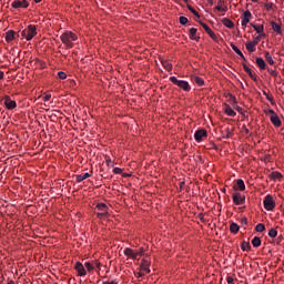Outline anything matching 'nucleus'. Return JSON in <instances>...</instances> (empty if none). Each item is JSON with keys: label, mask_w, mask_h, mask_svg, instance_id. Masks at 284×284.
Returning <instances> with one entry per match:
<instances>
[{"label": "nucleus", "mask_w": 284, "mask_h": 284, "mask_svg": "<svg viewBox=\"0 0 284 284\" xmlns=\"http://www.w3.org/2000/svg\"><path fill=\"white\" fill-rule=\"evenodd\" d=\"M266 10H272V4H266Z\"/></svg>", "instance_id": "e2e57ef3"}, {"label": "nucleus", "mask_w": 284, "mask_h": 284, "mask_svg": "<svg viewBox=\"0 0 284 284\" xmlns=\"http://www.w3.org/2000/svg\"><path fill=\"white\" fill-rule=\"evenodd\" d=\"M223 26H225V28H230V30H232V28H234V22L232 20H230L229 18H223L222 20Z\"/></svg>", "instance_id": "aec40b11"}, {"label": "nucleus", "mask_w": 284, "mask_h": 284, "mask_svg": "<svg viewBox=\"0 0 284 284\" xmlns=\"http://www.w3.org/2000/svg\"><path fill=\"white\" fill-rule=\"evenodd\" d=\"M252 42L253 44L258 45V43H261V37L257 36Z\"/></svg>", "instance_id": "a18cd8bd"}, {"label": "nucleus", "mask_w": 284, "mask_h": 284, "mask_svg": "<svg viewBox=\"0 0 284 284\" xmlns=\"http://www.w3.org/2000/svg\"><path fill=\"white\" fill-rule=\"evenodd\" d=\"M251 243H252L253 247H261V237H258V236L253 237Z\"/></svg>", "instance_id": "7c9ffc66"}, {"label": "nucleus", "mask_w": 284, "mask_h": 284, "mask_svg": "<svg viewBox=\"0 0 284 284\" xmlns=\"http://www.w3.org/2000/svg\"><path fill=\"white\" fill-rule=\"evenodd\" d=\"M121 172H122L121 168H114L113 169L114 174H121Z\"/></svg>", "instance_id": "09e8293b"}, {"label": "nucleus", "mask_w": 284, "mask_h": 284, "mask_svg": "<svg viewBox=\"0 0 284 284\" xmlns=\"http://www.w3.org/2000/svg\"><path fill=\"white\" fill-rule=\"evenodd\" d=\"M221 12H227V7H222Z\"/></svg>", "instance_id": "052dcab7"}, {"label": "nucleus", "mask_w": 284, "mask_h": 284, "mask_svg": "<svg viewBox=\"0 0 284 284\" xmlns=\"http://www.w3.org/2000/svg\"><path fill=\"white\" fill-rule=\"evenodd\" d=\"M85 179H90V173H84L83 175L75 176L77 183H81L82 181H85Z\"/></svg>", "instance_id": "bb28decb"}, {"label": "nucleus", "mask_w": 284, "mask_h": 284, "mask_svg": "<svg viewBox=\"0 0 284 284\" xmlns=\"http://www.w3.org/2000/svg\"><path fill=\"white\" fill-rule=\"evenodd\" d=\"M50 99H52V94H50V93H47V94L43 97V101H50Z\"/></svg>", "instance_id": "de8ad7c7"}, {"label": "nucleus", "mask_w": 284, "mask_h": 284, "mask_svg": "<svg viewBox=\"0 0 284 284\" xmlns=\"http://www.w3.org/2000/svg\"><path fill=\"white\" fill-rule=\"evenodd\" d=\"M103 284H119V282L116 280H113L111 282H103Z\"/></svg>", "instance_id": "5fc2aeb1"}, {"label": "nucleus", "mask_w": 284, "mask_h": 284, "mask_svg": "<svg viewBox=\"0 0 284 284\" xmlns=\"http://www.w3.org/2000/svg\"><path fill=\"white\" fill-rule=\"evenodd\" d=\"M268 236H270L271 239H276V236H278V231H276V229H271V230L268 231Z\"/></svg>", "instance_id": "473e14b6"}, {"label": "nucleus", "mask_w": 284, "mask_h": 284, "mask_svg": "<svg viewBox=\"0 0 284 284\" xmlns=\"http://www.w3.org/2000/svg\"><path fill=\"white\" fill-rule=\"evenodd\" d=\"M74 268L80 276H85L88 274V272H85V266L81 262H77Z\"/></svg>", "instance_id": "9d476101"}, {"label": "nucleus", "mask_w": 284, "mask_h": 284, "mask_svg": "<svg viewBox=\"0 0 284 284\" xmlns=\"http://www.w3.org/2000/svg\"><path fill=\"white\" fill-rule=\"evenodd\" d=\"M187 21H189V20H187L186 17H184V16L180 17V23H181V26H186Z\"/></svg>", "instance_id": "a19ab883"}, {"label": "nucleus", "mask_w": 284, "mask_h": 284, "mask_svg": "<svg viewBox=\"0 0 284 284\" xmlns=\"http://www.w3.org/2000/svg\"><path fill=\"white\" fill-rule=\"evenodd\" d=\"M200 26H202V28L205 30V32L211 37V39H213L214 41H216V33H214V31H212V29L205 24L204 22L200 21Z\"/></svg>", "instance_id": "9b49d317"}, {"label": "nucleus", "mask_w": 284, "mask_h": 284, "mask_svg": "<svg viewBox=\"0 0 284 284\" xmlns=\"http://www.w3.org/2000/svg\"><path fill=\"white\" fill-rule=\"evenodd\" d=\"M265 114H271L270 116L271 123H273L275 128H281L282 125L281 118H278V114H276L274 110L271 109L268 111H265Z\"/></svg>", "instance_id": "7ed1b4c3"}, {"label": "nucleus", "mask_w": 284, "mask_h": 284, "mask_svg": "<svg viewBox=\"0 0 284 284\" xmlns=\"http://www.w3.org/2000/svg\"><path fill=\"white\" fill-rule=\"evenodd\" d=\"M2 100L7 110H14L17 108V101L10 99V95H4Z\"/></svg>", "instance_id": "423d86ee"}, {"label": "nucleus", "mask_w": 284, "mask_h": 284, "mask_svg": "<svg viewBox=\"0 0 284 284\" xmlns=\"http://www.w3.org/2000/svg\"><path fill=\"white\" fill-rule=\"evenodd\" d=\"M234 190H240V192H244L245 190V182L242 179L236 181V185H234Z\"/></svg>", "instance_id": "dca6fc26"}, {"label": "nucleus", "mask_w": 284, "mask_h": 284, "mask_svg": "<svg viewBox=\"0 0 284 284\" xmlns=\"http://www.w3.org/2000/svg\"><path fill=\"white\" fill-rule=\"evenodd\" d=\"M230 134H231V133L229 132L227 135H226V139H230Z\"/></svg>", "instance_id": "338daca9"}, {"label": "nucleus", "mask_w": 284, "mask_h": 284, "mask_svg": "<svg viewBox=\"0 0 284 284\" xmlns=\"http://www.w3.org/2000/svg\"><path fill=\"white\" fill-rule=\"evenodd\" d=\"M27 30V41H32L37 37V26L29 24Z\"/></svg>", "instance_id": "39448f33"}, {"label": "nucleus", "mask_w": 284, "mask_h": 284, "mask_svg": "<svg viewBox=\"0 0 284 284\" xmlns=\"http://www.w3.org/2000/svg\"><path fill=\"white\" fill-rule=\"evenodd\" d=\"M84 267L88 270V272H92V270H94V264L90 262H85Z\"/></svg>", "instance_id": "f704fd0d"}, {"label": "nucleus", "mask_w": 284, "mask_h": 284, "mask_svg": "<svg viewBox=\"0 0 284 284\" xmlns=\"http://www.w3.org/2000/svg\"><path fill=\"white\" fill-rule=\"evenodd\" d=\"M206 136H207V131H205L204 129H200L194 133V139L195 141H197V143H201V141H203V139H205Z\"/></svg>", "instance_id": "1a4fd4ad"}, {"label": "nucleus", "mask_w": 284, "mask_h": 284, "mask_svg": "<svg viewBox=\"0 0 284 284\" xmlns=\"http://www.w3.org/2000/svg\"><path fill=\"white\" fill-rule=\"evenodd\" d=\"M241 223H242V225H247V217H243V219L241 220Z\"/></svg>", "instance_id": "6e6d98bb"}, {"label": "nucleus", "mask_w": 284, "mask_h": 284, "mask_svg": "<svg viewBox=\"0 0 284 284\" xmlns=\"http://www.w3.org/2000/svg\"><path fill=\"white\" fill-rule=\"evenodd\" d=\"M14 34H17L13 30H9L6 32V41H14Z\"/></svg>", "instance_id": "5701e85b"}, {"label": "nucleus", "mask_w": 284, "mask_h": 284, "mask_svg": "<svg viewBox=\"0 0 284 284\" xmlns=\"http://www.w3.org/2000/svg\"><path fill=\"white\" fill-rule=\"evenodd\" d=\"M34 3H41V0H34Z\"/></svg>", "instance_id": "0e129e2a"}, {"label": "nucleus", "mask_w": 284, "mask_h": 284, "mask_svg": "<svg viewBox=\"0 0 284 284\" xmlns=\"http://www.w3.org/2000/svg\"><path fill=\"white\" fill-rule=\"evenodd\" d=\"M264 97H266L267 101L274 105V98L270 94H267L266 91H263Z\"/></svg>", "instance_id": "e433bc0d"}, {"label": "nucleus", "mask_w": 284, "mask_h": 284, "mask_svg": "<svg viewBox=\"0 0 284 284\" xmlns=\"http://www.w3.org/2000/svg\"><path fill=\"white\" fill-rule=\"evenodd\" d=\"M209 4L214 6V1L213 0H206Z\"/></svg>", "instance_id": "680f3d73"}, {"label": "nucleus", "mask_w": 284, "mask_h": 284, "mask_svg": "<svg viewBox=\"0 0 284 284\" xmlns=\"http://www.w3.org/2000/svg\"><path fill=\"white\" fill-rule=\"evenodd\" d=\"M255 231L257 232H265V224L263 223H258L256 226H255Z\"/></svg>", "instance_id": "72a5a7b5"}, {"label": "nucleus", "mask_w": 284, "mask_h": 284, "mask_svg": "<svg viewBox=\"0 0 284 284\" xmlns=\"http://www.w3.org/2000/svg\"><path fill=\"white\" fill-rule=\"evenodd\" d=\"M241 250H243V252H250V250H252V246L250 245V242H242L241 244Z\"/></svg>", "instance_id": "c756f323"}, {"label": "nucleus", "mask_w": 284, "mask_h": 284, "mask_svg": "<svg viewBox=\"0 0 284 284\" xmlns=\"http://www.w3.org/2000/svg\"><path fill=\"white\" fill-rule=\"evenodd\" d=\"M233 203L235 205H245V195H242L239 192L233 193Z\"/></svg>", "instance_id": "0eeeda50"}, {"label": "nucleus", "mask_w": 284, "mask_h": 284, "mask_svg": "<svg viewBox=\"0 0 284 284\" xmlns=\"http://www.w3.org/2000/svg\"><path fill=\"white\" fill-rule=\"evenodd\" d=\"M247 23H250V19L243 18L242 19V26H244V28H245V26H247Z\"/></svg>", "instance_id": "49530a36"}, {"label": "nucleus", "mask_w": 284, "mask_h": 284, "mask_svg": "<svg viewBox=\"0 0 284 284\" xmlns=\"http://www.w3.org/2000/svg\"><path fill=\"white\" fill-rule=\"evenodd\" d=\"M197 29L196 28H191L190 29V39L193 41H199L201 37H196Z\"/></svg>", "instance_id": "412c9836"}, {"label": "nucleus", "mask_w": 284, "mask_h": 284, "mask_svg": "<svg viewBox=\"0 0 284 284\" xmlns=\"http://www.w3.org/2000/svg\"><path fill=\"white\" fill-rule=\"evenodd\" d=\"M271 179H273V181H281V179H283V174H281V172L278 171H274L270 174Z\"/></svg>", "instance_id": "b1692460"}, {"label": "nucleus", "mask_w": 284, "mask_h": 284, "mask_svg": "<svg viewBox=\"0 0 284 284\" xmlns=\"http://www.w3.org/2000/svg\"><path fill=\"white\" fill-rule=\"evenodd\" d=\"M239 230H241V226L235 222H232L230 225V232H232V234H239Z\"/></svg>", "instance_id": "4be33fe9"}, {"label": "nucleus", "mask_w": 284, "mask_h": 284, "mask_svg": "<svg viewBox=\"0 0 284 284\" xmlns=\"http://www.w3.org/2000/svg\"><path fill=\"white\" fill-rule=\"evenodd\" d=\"M255 63L260 70H267V64L265 63V60L263 58H256Z\"/></svg>", "instance_id": "2eb2a0df"}, {"label": "nucleus", "mask_w": 284, "mask_h": 284, "mask_svg": "<svg viewBox=\"0 0 284 284\" xmlns=\"http://www.w3.org/2000/svg\"><path fill=\"white\" fill-rule=\"evenodd\" d=\"M267 72L271 74V77H278V71L266 68Z\"/></svg>", "instance_id": "58836bf2"}, {"label": "nucleus", "mask_w": 284, "mask_h": 284, "mask_svg": "<svg viewBox=\"0 0 284 284\" xmlns=\"http://www.w3.org/2000/svg\"><path fill=\"white\" fill-rule=\"evenodd\" d=\"M171 83L174 85H178V88H181V90H184V92H190L192 90V87H190V82L185 80H179L176 77L170 78Z\"/></svg>", "instance_id": "f03ea898"}, {"label": "nucleus", "mask_w": 284, "mask_h": 284, "mask_svg": "<svg viewBox=\"0 0 284 284\" xmlns=\"http://www.w3.org/2000/svg\"><path fill=\"white\" fill-rule=\"evenodd\" d=\"M60 39L68 49H71L74 48V43H72V41H77L79 38L72 31H67L60 36Z\"/></svg>", "instance_id": "f257e3e1"}, {"label": "nucleus", "mask_w": 284, "mask_h": 284, "mask_svg": "<svg viewBox=\"0 0 284 284\" xmlns=\"http://www.w3.org/2000/svg\"><path fill=\"white\" fill-rule=\"evenodd\" d=\"M260 39H265V37H267V34H265V31H262L261 33H258Z\"/></svg>", "instance_id": "8fccbe9b"}, {"label": "nucleus", "mask_w": 284, "mask_h": 284, "mask_svg": "<svg viewBox=\"0 0 284 284\" xmlns=\"http://www.w3.org/2000/svg\"><path fill=\"white\" fill-rule=\"evenodd\" d=\"M272 29L274 30V32H276L277 34H281V24L276 23L275 21L271 22Z\"/></svg>", "instance_id": "cd10ccee"}, {"label": "nucleus", "mask_w": 284, "mask_h": 284, "mask_svg": "<svg viewBox=\"0 0 284 284\" xmlns=\"http://www.w3.org/2000/svg\"><path fill=\"white\" fill-rule=\"evenodd\" d=\"M21 37H23L24 39H27V37H28V31H27V29H24L23 31H21Z\"/></svg>", "instance_id": "3c124183"}, {"label": "nucleus", "mask_w": 284, "mask_h": 284, "mask_svg": "<svg viewBox=\"0 0 284 284\" xmlns=\"http://www.w3.org/2000/svg\"><path fill=\"white\" fill-rule=\"evenodd\" d=\"M58 77H59V79H61L62 81L65 80V79H68V74H67L65 72H63V71H59V72H58Z\"/></svg>", "instance_id": "ea45409f"}, {"label": "nucleus", "mask_w": 284, "mask_h": 284, "mask_svg": "<svg viewBox=\"0 0 284 284\" xmlns=\"http://www.w3.org/2000/svg\"><path fill=\"white\" fill-rule=\"evenodd\" d=\"M224 112H225V114H227V116L236 115V112L234 111V109L232 106H230L229 104H224Z\"/></svg>", "instance_id": "f3484780"}, {"label": "nucleus", "mask_w": 284, "mask_h": 284, "mask_svg": "<svg viewBox=\"0 0 284 284\" xmlns=\"http://www.w3.org/2000/svg\"><path fill=\"white\" fill-rule=\"evenodd\" d=\"M8 284H14V282L11 281V282H9Z\"/></svg>", "instance_id": "774afa93"}, {"label": "nucleus", "mask_w": 284, "mask_h": 284, "mask_svg": "<svg viewBox=\"0 0 284 284\" xmlns=\"http://www.w3.org/2000/svg\"><path fill=\"white\" fill-rule=\"evenodd\" d=\"M140 267L141 270H143V272H146V274H150V260L143 258Z\"/></svg>", "instance_id": "ddd939ff"}, {"label": "nucleus", "mask_w": 284, "mask_h": 284, "mask_svg": "<svg viewBox=\"0 0 284 284\" xmlns=\"http://www.w3.org/2000/svg\"><path fill=\"white\" fill-rule=\"evenodd\" d=\"M229 101L233 105H236V97H234L232 93L229 94Z\"/></svg>", "instance_id": "4c0bfd02"}, {"label": "nucleus", "mask_w": 284, "mask_h": 284, "mask_svg": "<svg viewBox=\"0 0 284 284\" xmlns=\"http://www.w3.org/2000/svg\"><path fill=\"white\" fill-rule=\"evenodd\" d=\"M243 69L246 72V74H248L250 79H252V81H257L256 79V74H254V72H252V69H250V67H247V64L243 63Z\"/></svg>", "instance_id": "4468645a"}, {"label": "nucleus", "mask_w": 284, "mask_h": 284, "mask_svg": "<svg viewBox=\"0 0 284 284\" xmlns=\"http://www.w3.org/2000/svg\"><path fill=\"white\" fill-rule=\"evenodd\" d=\"M226 281L229 284H234V278L232 276H229Z\"/></svg>", "instance_id": "864d4df0"}, {"label": "nucleus", "mask_w": 284, "mask_h": 284, "mask_svg": "<svg viewBox=\"0 0 284 284\" xmlns=\"http://www.w3.org/2000/svg\"><path fill=\"white\" fill-rule=\"evenodd\" d=\"M143 252H144L143 248H140L139 251H134L135 258H139V256H143Z\"/></svg>", "instance_id": "79ce46f5"}, {"label": "nucleus", "mask_w": 284, "mask_h": 284, "mask_svg": "<svg viewBox=\"0 0 284 284\" xmlns=\"http://www.w3.org/2000/svg\"><path fill=\"white\" fill-rule=\"evenodd\" d=\"M6 77V73L3 71H0V81Z\"/></svg>", "instance_id": "13d9d810"}, {"label": "nucleus", "mask_w": 284, "mask_h": 284, "mask_svg": "<svg viewBox=\"0 0 284 284\" xmlns=\"http://www.w3.org/2000/svg\"><path fill=\"white\" fill-rule=\"evenodd\" d=\"M97 209L100 212V213H98L99 219H101L103 216H108V210H110V207H108V204L100 203V204L97 205Z\"/></svg>", "instance_id": "6e6552de"}, {"label": "nucleus", "mask_w": 284, "mask_h": 284, "mask_svg": "<svg viewBox=\"0 0 284 284\" xmlns=\"http://www.w3.org/2000/svg\"><path fill=\"white\" fill-rule=\"evenodd\" d=\"M106 163H108V165H110V163H111L110 159H109V160H106Z\"/></svg>", "instance_id": "69168bd1"}, {"label": "nucleus", "mask_w": 284, "mask_h": 284, "mask_svg": "<svg viewBox=\"0 0 284 284\" xmlns=\"http://www.w3.org/2000/svg\"><path fill=\"white\" fill-rule=\"evenodd\" d=\"M231 48L235 54H239V57H241L244 61H247V59H245V55L243 54V52L240 51L239 47H236L234 43H232Z\"/></svg>", "instance_id": "6ab92c4d"}, {"label": "nucleus", "mask_w": 284, "mask_h": 284, "mask_svg": "<svg viewBox=\"0 0 284 284\" xmlns=\"http://www.w3.org/2000/svg\"><path fill=\"white\" fill-rule=\"evenodd\" d=\"M264 57H265V60L267 61V63H270V65H274V59L272 58L270 52L265 51Z\"/></svg>", "instance_id": "2f4dec72"}, {"label": "nucleus", "mask_w": 284, "mask_h": 284, "mask_svg": "<svg viewBox=\"0 0 284 284\" xmlns=\"http://www.w3.org/2000/svg\"><path fill=\"white\" fill-rule=\"evenodd\" d=\"M93 267H98V270H101V263H99L98 261H95L93 263Z\"/></svg>", "instance_id": "603ef678"}, {"label": "nucleus", "mask_w": 284, "mask_h": 284, "mask_svg": "<svg viewBox=\"0 0 284 284\" xmlns=\"http://www.w3.org/2000/svg\"><path fill=\"white\" fill-rule=\"evenodd\" d=\"M245 47L250 52H256V44L254 42L248 41L246 42Z\"/></svg>", "instance_id": "393cba45"}, {"label": "nucleus", "mask_w": 284, "mask_h": 284, "mask_svg": "<svg viewBox=\"0 0 284 284\" xmlns=\"http://www.w3.org/2000/svg\"><path fill=\"white\" fill-rule=\"evenodd\" d=\"M251 26L257 34H260L261 32H263L265 30V27L263 24H260V26L258 24H251Z\"/></svg>", "instance_id": "c85d7f7f"}, {"label": "nucleus", "mask_w": 284, "mask_h": 284, "mask_svg": "<svg viewBox=\"0 0 284 284\" xmlns=\"http://www.w3.org/2000/svg\"><path fill=\"white\" fill-rule=\"evenodd\" d=\"M143 276H144L143 273H141V272L138 273V278H141V277H143Z\"/></svg>", "instance_id": "bf43d9fd"}, {"label": "nucleus", "mask_w": 284, "mask_h": 284, "mask_svg": "<svg viewBox=\"0 0 284 284\" xmlns=\"http://www.w3.org/2000/svg\"><path fill=\"white\" fill-rule=\"evenodd\" d=\"M190 12H192V14H194L195 17H200L199 12H196V10L194 8H192V6H187Z\"/></svg>", "instance_id": "37998d69"}, {"label": "nucleus", "mask_w": 284, "mask_h": 284, "mask_svg": "<svg viewBox=\"0 0 284 284\" xmlns=\"http://www.w3.org/2000/svg\"><path fill=\"white\" fill-rule=\"evenodd\" d=\"M162 65L168 72H172V65L170 64V62H162Z\"/></svg>", "instance_id": "c9c22d12"}, {"label": "nucleus", "mask_w": 284, "mask_h": 284, "mask_svg": "<svg viewBox=\"0 0 284 284\" xmlns=\"http://www.w3.org/2000/svg\"><path fill=\"white\" fill-rule=\"evenodd\" d=\"M264 207L267 210V212H272L276 207V203L274 202V197L272 195H266L264 197Z\"/></svg>", "instance_id": "20e7f679"}, {"label": "nucleus", "mask_w": 284, "mask_h": 284, "mask_svg": "<svg viewBox=\"0 0 284 284\" xmlns=\"http://www.w3.org/2000/svg\"><path fill=\"white\" fill-rule=\"evenodd\" d=\"M12 8L19 9V8H28V6H30V3H28V1L26 0H16L12 2Z\"/></svg>", "instance_id": "f8f14e48"}, {"label": "nucleus", "mask_w": 284, "mask_h": 284, "mask_svg": "<svg viewBox=\"0 0 284 284\" xmlns=\"http://www.w3.org/2000/svg\"><path fill=\"white\" fill-rule=\"evenodd\" d=\"M193 81H194V83H196V85H199L200 88L203 87V85H205V81H204L203 78H201V77L194 75V77H193Z\"/></svg>", "instance_id": "a878e982"}, {"label": "nucleus", "mask_w": 284, "mask_h": 284, "mask_svg": "<svg viewBox=\"0 0 284 284\" xmlns=\"http://www.w3.org/2000/svg\"><path fill=\"white\" fill-rule=\"evenodd\" d=\"M123 254L125 256H129V258L136 260V254H134V250H132L130 247L124 248Z\"/></svg>", "instance_id": "a211bd4d"}, {"label": "nucleus", "mask_w": 284, "mask_h": 284, "mask_svg": "<svg viewBox=\"0 0 284 284\" xmlns=\"http://www.w3.org/2000/svg\"><path fill=\"white\" fill-rule=\"evenodd\" d=\"M215 10H217V12H221V11L223 10V7L216 6V7H215Z\"/></svg>", "instance_id": "4d7b16f0"}, {"label": "nucleus", "mask_w": 284, "mask_h": 284, "mask_svg": "<svg viewBox=\"0 0 284 284\" xmlns=\"http://www.w3.org/2000/svg\"><path fill=\"white\" fill-rule=\"evenodd\" d=\"M244 19H251L252 18V12H250V10H246L245 12H244V17H243Z\"/></svg>", "instance_id": "c03bdc74"}]
</instances>
